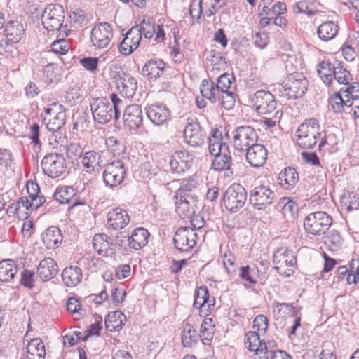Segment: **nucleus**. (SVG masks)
<instances>
[{
	"label": "nucleus",
	"mask_w": 359,
	"mask_h": 359,
	"mask_svg": "<svg viewBox=\"0 0 359 359\" xmlns=\"http://www.w3.org/2000/svg\"><path fill=\"white\" fill-rule=\"evenodd\" d=\"M111 102L105 97L93 99L90 103V109L95 121L100 124H106L113 118L119 119L121 110L124 109L123 100L114 93L110 95Z\"/></svg>",
	"instance_id": "obj_1"
},
{
	"label": "nucleus",
	"mask_w": 359,
	"mask_h": 359,
	"mask_svg": "<svg viewBox=\"0 0 359 359\" xmlns=\"http://www.w3.org/2000/svg\"><path fill=\"white\" fill-rule=\"evenodd\" d=\"M308 85L305 76L299 73H294L288 75L282 83L275 85L273 91L287 99H297L306 93Z\"/></svg>",
	"instance_id": "obj_2"
},
{
	"label": "nucleus",
	"mask_w": 359,
	"mask_h": 359,
	"mask_svg": "<svg viewBox=\"0 0 359 359\" xmlns=\"http://www.w3.org/2000/svg\"><path fill=\"white\" fill-rule=\"evenodd\" d=\"M65 11L62 6L57 4H50L46 6L42 15L41 20L44 28L49 31H57L60 34L67 33V25L63 26Z\"/></svg>",
	"instance_id": "obj_3"
},
{
	"label": "nucleus",
	"mask_w": 359,
	"mask_h": 359,
	"mask_svg": "<svg viewBox=\"0 0 359 359\" xmlns=\"http://www.w3.org/2000/svg\"><path fill=\"white\" fill-rule=\"evenodd\" d=\"M297 143L302 149H311L320 137V126L316 119L311 118L302 123L296 131Z\"/></svg>",
	"instance_id": "obj_4"
},
{
	"label": "nucleus",
	"mask_w": 359,
	"mask_h": 359,
	"mask_svg": "<svg viewBox=\"0 0 359 359\" xmlns=\"http://www.w3.org/2000/svg\"><path fill=\"white\" fill-rule=\"evenodd\" d=\"M332 224V217L325 212L318 211L309 214L304 219L305 231L313 236L325 234Z\"/></svg>",
	"instance_id": "obj_5"
},
{
	"label": "nucleus",
	"mask_w": 359,
	"mask_h": 359,
	"mask_svg": "<svg viewBox=\"0 0 359 359\" xmlns=\"http://www.w3.org/2000/svg\"><path fill=\"white\" fill-rule=\"evenodd\" d=\"M273 263L274 269L285 277L293 274L297 263L296 257L292 250L287 248H279L273 254Z\"/></svg>",
	"instance_id": "obj_6"
},
{
	"label": "nucleus",
	"mask_w": 359,
	"mask_h": 359,
	"mask_svg": "<svg viewBox=\"0 0 359 359\" xmlns=\"http://www.w3.org/2000/svg\"><path fill=\"white\" fill-rule=\"evenodd\" d=\"M247 199L245 188L239 184H233L225 191L223 203L225 208L231 212H236L243 207Z\"/></svg>",
	"instance_id": "obj_7"
},
{
	"label": "nucleus",
	"mask_w": 359,
	"mask_h": 359,
	"mask_svg": "<svg viewBox=\"0 0 359 359\" xmlns=\"http://www.w3.org/2000/svg\"><path fill=\"white\" fill-rule=\"evenodd\" d=\"M276 198V194L267 185L255 186L249 195V200L255 209L262 210L270 206Z\"/></svg>",
	"instance_id": "obj_8"
},
{
	"label": "nucleus",
	"mask_w": 359,
	"mask_h": 359,
	"mask_svg": "<svg viewBox=\"0 0 359 359\" xmlns=\"http://www.w3.org/2000/svg\"><path fill=\"white\" fill-rule=\"evenodd\" d=\"M233 133V143L236 150L243 151L248 149L258 139L255 130L249 126L237 127Z\"/></svg>",
	"instance_id": "obj_9"
},
{
	"label": "nucleus",
	"mask_w": 359,
	"mask_h": 359,
	"mask_svg": "<svg viewBox=\"0 0 359 359\" xmlns=\"http://www.w3.org/2000/svg\"><path fill=\"white\" fill-rule=\"evenodd\" d=\"M44 112L43 123L48 130L57 131L65 124V109L62 104L54 102Z\"/></svg>",
	"instance_id": "obj_10"
},
{
	"label": "nucleus",
	"mask_w": 359,
	"mask_h": 359,
	"mask_svg": "<svg viewBox=\"0 0 359 359\" xmlns=\"http://www.w3.org/2000/svg\"><path fill=\"white\" fill-rule=\"evenodd\" d=\"M41 165L43 173L52 178L60 177L67 168L65 158L62 154L57 153L46 155L41 161Z\"/></svg>",
	"instance_id": "obj_11"
},
{
	"label": "nucleus",
	"mask_w": 359,
	"mask_h": 359,
	"mask_svg": "<svg viewBox=\"0 0 359 359\" xmlns=\"http://www.w3.org/2000/svg\"><path fill=\"white\" fill-rule=\"evenodd\" d=\"M126 168L121 161H114L104 165L102 174L104 182L109 187L121 184L126 175Z\"/></svg>",
	"instance_id": "obj_12"
},
{
	"label": "nucleus",
	"mask_w": 359,
	"mask_h": 359,
	"mask_svg": "<svg viewBox=\"0 0 359 359\" xmlns=\"http://www.w3.org/2000/svg\"><path fill=\"white\" fill-rule=\"evenodd\" d=\"M113 35L111 25L108 22H100L92 29L90 41L95 48L102 49L109 45Z\"/></svg>",
	"instance_id": "obj_13"
},
{
	"label": "nucleus",
	"mask_w": 359,
	"mask_h": 359,
	"mask_svg": "<svg viewBox=\"0 0 359 359\" xmlns=\"http://www.w3.org/2000/svg\"><path fill=\"white\" fill-rule=\"evenodd\" d=\"M251 102L259 114H269L276 109V101L273 95L264 90H257L252 96Z\"/></svg>",
	"instance_id": "obj_14"
},
{
	"label": "nucleus",
	"mask_w": 359,
	"mask_h": 359,
	"mask_svg": "<svg viewBox=\"0 0 359 359\" xmlns=\"http://www.w3.org/2000/svg\"><path fill=\"white\" fill-rule=\"evenodd\" d=\"M196 238L194 229L181 227L176 231L173 238L175 247L180 251H188L196 245Z\"/></svg>",
	"instance_id": "obj_15"
},
{
	"label": "nucleus",
	"mask_w": 359,
	"mask_h": 359,
	"mask_svg": "<svg viewBox=\"0 0 359 359\" xmlns=\"http://www.w3.org/2000/svg\"><path fill=\"white\" fill-rule=\"evenodd\" d=\"M184 137L187 143L193 147L203 145L207 138L205 131L198 122L188 123L184 129Z\"/></svg>",
	"instance_id": "obj_16"
},
{
	"label": "nucleus",
	"mask_w": 359,
	"mask_h": 359,
	"mask_svg": "<svg viewBox=\"0 0 359 359\" xmlns=\"http://www.w3.org/2000/svg\"><path fill=\"white\" fill-rule=\"evenodd\" d=\"M124 108L123 120L125 127L130 131H136L142 125L141 107L138 104H130Z\"/></svg>",
	"instance_id": "obj_17"
},
{
	"label": "nucleus",
	"mask_w": 359,
	"mask_h": 359,
	"mask_svg": "<svg viewBox=\"0 0 359 359\" xmlns=\"http://www.w3.org/2000/svg\"><path fill=\"white\" fill-rule=\"evenodd\" d=\"M329 104L335 114H343L351 110L354 104L353 100L348 97L344 90L341 89L335 92L330 98Z\"/></svg>",
	"instance_id": "obj_18"
},
{
	"label": "nucleus",
	"mask_w": 359,
	"mask_h": 359,
	"mask_svg": "<svg viewBox=\"0 0 359 359\" xmlns=\"http://www.w3.org/2000/svg\"><path fill=\"white\" fill-rule=\"evenodd\" d=\"M140 34L137 28H131L118 46L119 53L123 55H130L140 45Z\"/></svg>",
	"instance_id": "obj_19"
},
{
	"label": "nucleus",
	"mask_w": 359,
	"mask_h": 359,
	"mask_svg": "<svg viewBox=\"0 0 359 359\" xmlns=\"http://www.w3.org/2000/svg\"><path fill=\"white\" fill-rule=\"evenodd\" d=\"M147 116L154 125L160 126L170 118V111L165 104H151L147 109Z\"/></svg>",
	"instance_id": "obj_20"
},
{
	"label": "nucleus",
	"mask_w": 359,
	"mask_h": 359,
	"mask_svg": "<svg viewBox=\"0 0 359 359\" xmlns=\"http://www.w3.org/2000/svg\"><path fill=\"white\" fill-rule=\"evenodd\" d=\"M245 156L251 166L258 168L265 163L267 159V151L263 145L255 143L246 150Z\"/></svg>",
	"instance_id": "obj_21"
},
{
	"label": "nucleus",
	"mask_w": 359,
	"mask_h": 359,
	"mask_svg": "<svg viewBox=\"0 0 359 359\" xmlns=\"http://www.w3.org/2000/svg\"><path fill=\"white\" fill-rule=\"evenodd\" d=\"M130 222L128 212L121 208H114L107 214V226L114 230H120L126 227Z\"/></svg>",
	"instance_id": "obj_22"
},
{
	"label": "nucleus",
	"mask_w": 359,
	"mask_h": 359,
	"mask_svg": "<svg viewBox=\"0 0 359 359\" xmlns=\"http://www.w3.org/2000/svg\"><path fill=\"white\" fill-rule=\"evenodd\" d=\"M167 70V67L162 60H150L143 66L142 74L148 79L156 80L163 76Z\"/></svg>",
	"instance_id": "obj_23"
},
{
	"label": "nucleus",
	"mask_w": 359,
	"mask_h": 359,
	"mask_svg": "<svg viewBox=\"0 0 359 359\" xmlns=\"http://www.w3.org/2000/svg\"><path fill=\"white\" fill-rule=\"evenodd\" d=\"M211 155L215 156V159L212 162V167L214 170H226L231 175H233V164L229 146H224L223 150L219 152V154Z\"/></svg>",
	"instance_id": "obj_24"
},
{
	"label": "nucleus",
	"mask_w": 359,
	"mask_h": 359,
	"mask_svg": "<svg viewBox=\"0 0 359 359\" xmlns=\"http://www.w3.org/2000/svg\"><path fill=\"white\" fill-rule=\"evenodd\" d=\"M58 271L56 262L50 257H46L38 266L37 275L41 280L48 281L57 274Z\"/></svg>",
	"instance_id": "obj_25"
},
{
	"label": "nucleus",
	"mask_w": 359,
	"mask_h": 359,
	"mask_svg": "<svg viewBox=\"0 0 359 359\" xmlns=\"http://www.w3.org/2000/svg\"><path fill=\"white\" fill-rule=\"evenodd\" d=\"M122 78L116 80V88L122 96L131 98L137 90V81L130 74L123 72Z\"/></svg>",
	"instance_id": "obj_26"
},
{
	"label": "nucleus",
	"mask_w": 359,
	"mask_h": 359,
	"mask_svg": "<svg viewBox=\"0 0 359 359\" xmlns=\"http://www.w3.org/2000/svg\"><path fill=\"white\" fill-rule=\"evenodd\" d=\"M171 170L177 174L184 172L189 170L191 166L189 156L187 151H176L170 160Z\"/></svg>",
	"instance_id": "obj_27"
},
{
	"label": "nucleus",
	"mask_w": 359,
	"mask_h": 359,
	"mask_svg": "<svg viewBox=\"0 0 359 359\" xmlns=\"http://www.w3.org/2000/svg\"><path fill=\"white\" fill-rule=\"evenodd\" d=\"M4 33L6 40H2L1 41V46H2L4 42L7 43V41L17 43L21 39L24 34L22 24L18 20L9 21L5 25Z\"/></svg>",
	"instance_id": "obj_28"
},
{
	"label": "nucleus",
	"mask_w": 359,
	"mask_h": 359,
	"mask_svg": "<svg viewBox=\"0 0 359 359\" xmlns=\"http://www.w3.org/2000/svg\"><path fill=\"white\" fill-rule=\"evenodd\" d=\"M149 232L144 228H137L127 237L128 245L134 250H140L148 243Z\"/></svg>",
	"instance_id": "obj_29"
},
{
	"label": "nucleus",
	"mask_w": 359,
	"mask_h": 359,
	"mask_svg": "<svg viewBox=\"0 0 359 359\" xmlns=\"http://www.w3.org/2000/svg\"><path fill=\"white\" fill-rule=\"evenodd\" d=\"M81 163L88 173L98 171L102 167V156L99 152L93 150L85 152Z\"/></svg>",
	"instance_id": "obj_30"
},
{
	"label": "nucleus",
	"mask_w": 359,
	"mask_h": 359,
	"mask_svg": "<svg viewBox=\"0 0 359 359\" xmlns=\"http://www.w3.org/2000/svg\"><path fill=\"white\" fill-rule=\"evenodd\" d=\"M181 198L183 200L191 198L198 201L196 190V182L193 178L182 180L180 187L175 194V198Z\"/></svg>",
	"instance_id": "obj_31"
},
{
	"label": "nucleus",
	"mask_w": 359,
	"mask_h": 359,
	"mask_svg": "<svg viewBox=\"0 0 359 359\" xmlns=\"http://www.w3.org/2000/svg\"><path fill=\"white\" fill-rule=\"evenodd\" d=\"M278 180L283 189L290 190L298 182L299 175L294 168L288 167L279 173Z\"/></svg>",
	"instance_id": "obj_32"
},
{
	"label": "nucleus",
	"mask_w": 359,
	"mask_h": 359,
	"mask_svg": "<svg viewBox=\"0 0 359 359\" xmlns=\"http://www.w3.org/2000/svg\"><path fill=\"white\" fill-rule=\"evenodd\" d=\"M82 271L76 266L66 267L62 273V279L64 284L69 287L76 286L81 280Z\"/></svg>",
	"instance_id": "obj_33"
},
{
	"label": "nucleus",
	"mask_w": 359,
	"mask_h": 359,
	"mask_svg": "<svg viewBox=\"0 0 359 359\" xmlns=\"http://www.w3.org/2000/svg\"><path fill=\"white\" fill-rule=\"evenodd\" d=\"M214 305L215 299H210L209 292L205 286H201L195 291L194 306L200 309V312H202V309L205 306L210 310Z\"/></svg>",
	"instance_id": "obj_34"
},
{
	"label": "nucleus",
	"mask_w": 359,
	"mask_h": 359,
	"mask_svg": "<svg viewBox=\"0 0 359 359\" xmlns=\"http://www.w3.org/2000/svg\"><path fill=\"white\" fill-rule=\"evenodd\" d=\"M41 240L47 248L52 249L62 242V235L59 228L52 226L41 234Z\"/></svg>",
	"instance_id": "obj_35"
},
{
	"label": "nucleus",
	"mask_w": 359,
	"mask_h": 359,
	"mask_svg": "<svg viewBox=\"0 0 359 359\" xmlns=\"http://www.w3.org/2000/svg\"><path fill=\"white\" fill-rule=\"evenodd\" d=\"M200 92L203 97L208 99L211 103L217 102L222 95L215 83L208 79H203L201 81Z\"/></svg>",
	"instance_id": "obj_36"
},
{
	"label": "nucleus",
	"mask_w": 359,
	"mask_h": 359,
	"mask_svg": "<svg viewBox=\"0 0 359 359\" xmlns=\"http://www.w3.org/2000/svg\"><path fill=\"white\" fill-rule=\"evenodd\" d=\"M126 321V316L120 311L109 313L105 318V327L109 332L119 331Z\"/></svg>",
	"instance_id": "obj_37"
},
{
	"label": "nucleus",
	"mask_w": 359,
	"mask_h": 359,
	"mask_svg": "<svg viewBox=\"0 0 359 359\" xmlns=\"http://www.w3.org/2000/svg\"><path fill=\"white\" fill-rule=\"evenodd\" d=\"M27 359H44L45 346L41 339H31L27 346Z\"/></svg>",
	"instance_id": "obj_38"
},
{
	"label": "nucleus",
	"mask_w": 359,
	"mask_h": 359,
	"mask_svg": "<svg viewBox=\"0 0 359 359\" xmlns=\"http://www.w3.org/2000/svg\"><path fill=\"white\" fill-rule=\"evenodd\" d=\"M339 31L338 25L332 21L322 23L318 28L317 34L320 39L328 41L334 39Z\"/></svg>",
	"instance_id": "obj_39"
},
{
	"label": "nucleus",
	"mask_w": 359,
	"mask_h": 359,
	"mask_svg": "<svg viewBox=\"0 0 359 359\" xmlns=\"http://www.w3.org/2000/svg\"><path fill=\"white\" fill-rule=\"evenodd\" d=\"M175 198L176 212L180 217H189L194 212L198 202L197 200L191 198L186 200L180 197Z\"/></svg>",
	"instance_id": "obj_40"
},
{
	"label": "nucleus",
	"mask_w": 359,
	"mask_h": 359,
	"mask_svg": "<svg viewBox=\"0 0 359 359\" xmlns=\"http://www.w3.org/2000/svg\"><path fill=\"white\" fill-rule=\"evenodd\" d=\"M208 140V150L210 154H219V152L223 150L224 146H228L226 143L223 142L222 133L217 128L211 130Z\"/></svg>",
	"instance_id": "obj_41"
},
{
	"label": "nucleus",
	"mask_w": 359,
	"mask_h": 359,
	"mask_svg": "<svg viewBox=\"0 0 359 359\" xmlns=\"http://www.w3.org/2000/svg\"><path fill=\"white\" fill-rule=\"evenodd\" d=\"M245 346L252 352L262 351L267 348L266 344L260 340L256 332H248L245 336Z\"/></svg>",
	"instance_id": "obj_42"
},
{
	"label": "nucleus",
	"mask_w": 359,
	"mask_h": 359,
	"mask_svg": "<svg viewBox=\"0 0 359 359\" xmlns=\"http://www.w3.org/2000/svg\"><path fill=\"white\" fill-rule=\"evenodd\" d=\"M17 273L15 262L6 259L0 262V281L6 282L13 279Z\"/></svg>",
	"instance_id": "obj_43"
},
{
	"label": "nucleus",
	"mask_w": 359,
	"mask_h": 359,
	"mask_svg": "<svg viewBox=\"0 0 359 359\" xmlns=\"http://www.w3.org/2000/svg\"><path fill=\"white\" fill-rule=\"evenodd\" d=\"M109 240L110 238H109L107 234H96L93 239L94 250H96L100 255L107 256V250L109 248L110 245L112 244Z\"/></svg>",
	"instance_id": "obj_44"
},
{
	"label": "nucleus",
	"mask_w": 359,
	"mask_h": 359,
	"mask_svg": "<svg viewBox=\"0 0 359 359\" xmlns=\"http://www.w3.org/2000/svg\"><path fill=\"white\" fill-rule=\"evenodd\" d=\"M334 67L329 61H323L318 65V74L326 86H329L332 83Z\"/></svg>",
	"instance_id": "obj_45"
},
{
	"label": "nucleus",
	"mask_w": 359,
	"mask_h": 359,
	"mask_svg": "<svg viewBox=\"0 0 359 359\" xmlns=\"http://www.w3.org/2000/svg\"><path fill=\"white\" fill-rule=\"evenodd\" d=\"M259 276V271L255 266H243L240 268L239 277L251 285H255Z\"/></svg>",
	"instance_id": "obj_46"
},
{
	"label": "nucleus",
	"mask_w": 359,
	"mask_h": 359,
	"mask_svg": "<svg viewBox=\"0 0 359 359\" xmlns=\"http://www.w3.org/2000/svg\"><path fill=\"white\" fill-rule=\"evenodd\" d=\"M75 194V189L72 187L64 186L57 189L54 199L60 204H65L69 203Z\"/></svg>",
	"instance_id": "obj_47"
},
{
	"label": "nucleus",
	"mask_w": 359,
	"mask_h": 359,
	"mask_svg": "<svg viewBox=\"0 0 359 359\" xmlns=\"http://www.w3.org/2000/svg\"><path fill=\"white\" fill-rule=\"evenodd\" d=\"M215 324L214 321L210 318H205L200 328L201 337V341L204 344H206V341H210L212 340L213 337V334L215 332Z\"/></svg>",
	"instance_id": "obj_48"
},
{
	"label": "nucleus",
	"mask_w": 359,
	"mask_h": 359,
	"mask_svg": "<svg viewBox=\"0 0 359 359\" xmlns=\"http://www.w3.org/2000/svg\"><path fill=\"white\" fill-rule=\"evenodd\" d=\"M198 338L196 330L193 327L187 325L182 332V343L184 347H190L197 343Z\"/></svg>",
	"instance_id": "obj_49"
},
{
	"label": "nucleus",
	"mask_w": 359,
	"mask_h": 359,
	"mask_svg": "<svg viewBox=\"0 0 359 359\" xmlns=\"http://www.w3.org/2000/svg\"><path fill=\"white\" fill-rule=\"evenodd\" d=\"M333 77L339 84H348L351 79V74L340 62H338L334 68Z\"/></svg>",
	"instance_id": "obj_50"
},
{
	"label": "nucleus",
	"mask_w": 359,
	"mask_h": 359,
	"mask_svg": "<svg viewBox=\"0 0 359 359\" xmlns=\"http://www.w3.org/2000/svg\"><path fill=\"white\" fill-rule=\"evenodd\" d=\"M348 269L347 283H353L359 287V259H353Z\"/></svg>",
	"instance_id": "obj_51"
},
{
	"label": "nucleus",
	"mask_w": 359,
	"mask_h": 359,
	"mask_svg": "<svg viewBox=\"0 0 359 359\" xmlns=\"http://www.w3.org/2000/svg\"><path fill=\"white\" fill-rule=\"evenodd\" d=\"M233 80L234 76L232 74H223L217 79V88L221 93L231 92L232 81Z\"/></svg>",
	"instance_id": "obj_52"
},
{
	"label": "nucleus",
	"mask_w": 359,
	"mask_h": 359,
	"mask_svg": "<svg viewBox=\"0 0 359 359\" xmlns=\"http://www.w3.org/2000/svg\"><path fill=\"white\" fill-rule=\"evenodd\" d=\"M325 243L330 246L331 250L337 251L342 245L343 239L338 232L335 231H331L329 233L327 237V241H325Z\"/></svg>",
	"instance_id": "obj_53"
},
{
	"label": "nucleus",
	"mask_w": 359,
	"mask_h": 359,
	"mask_svg": "<svg viewBox=\"0 0 359 359\" xmlns=\"http://www.w3.org/2000/svg\"><path fill=\"white\" fill-rule=\"evenodd\" d=\"M133 28H137L141 38L142 36L144 35L145 38L151 39L155 32V26L152 25L149 20L147 21L144 20L141 25H137Z\"/></svg>",
	"instance_id": "obj_54"
},
{
	"label": "nucleus",
	"mask_w": 359,
	"mask_h": 359,
	"mask_svg": "<svg viewBox=\"0 0 359 359\" xmlns=\"http://www.w3.org/2000/svg\"><path fill=\"white\" fill-rule=\"evenodd\" d=\"M70 46L67 41L60 39L52 43L50 46V52L59 55H65L69 50Z\"/></svg>",
	"instance_id": "obj_55"
},
{
	"label": "nucleus",
	"mask_w": 359,
	"mask_h": 359,
	"mask_svg": "<svg viewBox=\"0 0 359 359\" xmlns=\"http://www.w3.org/2000/svg\"><path fill=\"white\" fill-rule=\"evenodd\" d=\"M341 89L344 90L345 94H347L348 97L355 102L359 99V83L353 82L351 84H345Z\"/></svg>",
	"instance_id": "obj_56"
},
{
	"label": "nucleus",
	"mask_w": 359,
	"mask_h": 359,
	"mask_svg": "<svg viewBox=\"0 0 359 359\" xmlns=\"http://www.w3.org/2000/svg\"><path fill=\"white\" fill-rule=\"evenodd\" d=\"M219 100L222 106L226 110L231 109L235 104V94L233 91L221 93Z\"/></svg>",
	"instance_id": "obj_57"
},
{
	"label": "nucleus",
	"mask_w": 359,
	"mask_h": 359,
	"mask_svg": "<svg viewBox=\"0 0 359 359\" xmlns=\"http://www.w3.org/2000/svg\"><path fill=\"white\" fill-rule=\"evenodd\" d=\"M297 205L295 203L287 197H283L280 199L278 207L281 209L283 213L292 214Z\"/></svg>",
	"instance_id": "obj_58"
},
{
	"label": "nucleus",
	"mask_w": 359,
	"mask_h": 359,
	"mask_svg": "<svg viewBox=\"0 0 359 359\" xmlns=\"http://www.w3.org/2000/svg\"><path fill=\"white\" fill-rule=\"evenodd\" d=\"M203 0H191L189 6V14L192 18L197 20L201 19L203 9H202Z\"/></svg>",
	"instance_id": "obj_59"
},
{
	"label": "nucleus",
	"mask_w": 359,
	"mask_h": 359,
	"mask_svg": "<svg viewBox=\"0 0 359 359\" xmlns=\"http://www.w3.org/2000/svg\"><path fill=\"white\" fill-rule=\"evenodd\" d=\"M67 309L73 314L77 315L79 318L83 315V310L81 308L78 299L74 297L68 299L67 302Z\"/></svg>",
	"instance_id": "obj_60"
},
{
	"label": "nucleus",
	"mask_w": 359,
	"mask_h": 359,
	"mask_svg": "<svg viewBox=\"0 0 359 359\" xmlns=\"http://www.w3.org/2000/svg\"><path fill=\"white\" fill-rule=\"evenodd\" d=\"M67 155L71 159H77L83 156V149L77 143H71L67 146Z\"/></svg>",
	"instance_id": "obj_61"
},
{
	"label": "nucleus",
	"mask_w": 359,
	"mask_h": 359,
	"mask_svg": "<svg viewBox=\"0 0 359 359\" xmlns=\"http://www.w3.org/2000/svg\"><path fill=\"white\" fill-rule=\"evenodd\" d=\"M34 271L27 269L23 270L21 273L20 283L28 288L34 287Z\"/></svg>",
	"instance_id": "obj_62"
},
{
	"label": "nucleus",
	"mask_w": 359,
	"mask_h": 359,
	"mask_svg": "<svg viewBox=\"0 0 359 359\" xmlns=\"http://www.w3.org/2000/svg\"><path fill=\"white\" fill-rule=\"evenodd\" d=\"M253 327L258 332H265L268 327V319L264 315H258L253 321Z\"/></svg>",
	"instance_id": "obj_63"
},
{
	"label": "nucleus",
	"mask_w": 359,
	"mask_h": 359,
	"mask_svg": "<svg viewBox=\"0 0 359 359\" xmlns=\"http://www.w3.org/2000/svg\"><path fill=\"white\" fill-rule=\"evenodd\" d=\"M81 65L88 71H94L97 67L98 58L97 57H83L80 60Z\"/></svg>",
	"instance_id": "obj_64"
}]
</instances>
